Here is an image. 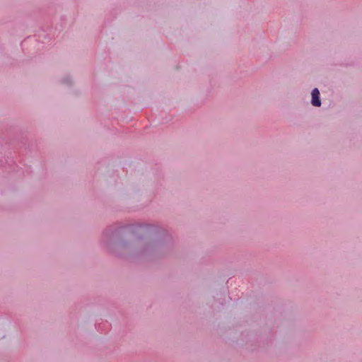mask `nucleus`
Here are the masks:
<instances>
[{
  "label": "nucleus",
  "instance_id": "1",
  "mask_svg": "<svg viewBox=\"0 0 362 362\" xmlns=\"http://www.w3.org/2000/svg\"><path fill=\"white\" fill-rule=\"evenodd\" d=\"M312 105L315 107H320L321 105L320 91L317 88H314L312 91Z\"/></svg>",
  "mask_w": 362,
  "mask_h": 362
}]
</instances>
